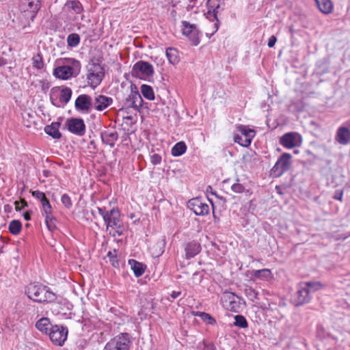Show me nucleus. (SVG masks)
<instances>
[{
  "mask_svg": "<svg viewBox=\"0 0 350 350\" xmlns=\"http://www.w3.org/2000/svg\"><path fill=\"white\" fill-rule=\"evenodd\" d=\"M21 228H22L21 222L19 220H16V219L11 221L9 224V227H8L10 232L14 235L18 234L21 231Z\"/></svg>",
  "mask_w": 350,
  "mask_h": 350,
  "instance_id": "obj_34",
  "label": "nucleus"
},
{
  "mask_svg": "<svg viewBox=\"0 0 350 350\" xmlns=\"http://www.w3.org/2000/svg\"><path fill=\"white\" fill-rule=\"evenodd\" d=\"M212 189H213V188L211 186H208L206 188V192H211L212 193H213L212 192Z\"/></svg>",
  "mask_w": 350,
  "mask_h": 350,
  "instance_id": "obj_58",
  "label": "nucleus"
},
{
  "mask_svg": "<svg viewBox=\"0 0 350 350\" xmlns=\"http://www.w3.org/2000/svg\"><path fill=\"white\" fill-rule=\"evenodd\" d=\"M40 83L44 92H46L50 88V83L47 80H41L40 81Z\"/></svg>",
  "mask_w": 350,
  "mask_h": 350,
  "instance_id": "obj_49",
  "label": "nucleus"
},
{
  "mask_svg": "<svg viewBox=\"0 0 350 350\" xmlns=\"http://www.w3.org/2000/svg\"><path fill=\"white\" fill-rule=\"evenodd\" d=\"M27 297L36 302H54L57 295L50 288L39 283H30L25 288Z\"/></svg>",
  "mask_w": 350,
  "mask_h": 350,
  "instance_id": "obj_2",
  "label": "nucleus"
},
{
  "mask_svg": "<svg viewBox=\"0 0 350 350\" xmlns=\"http://www.w3.org/2000/svg\"><path fill=\"white\" fill-rule=\"evenodd\" d=\"M187 146L184 142L176 143L172 148V154L174 157H179L186 152Z\"/></svg>",
  "mask_w": 350,
  "mask_h": 350,
  "instance_id": "obj_32",
  "label": "nucleus"
},
{
  "mask_svg": "<svg viewBox=\"0 0 350 350\" xmlns=\"http://www.w3.org/2000/svg\"><path fill=\"white\" fill-rule=\"evenodd\" d=\"M24 219L27 221L30 220L31 219V214L29 213H25L24 214Z\"/></svg>",
  "mask_w": 350,
  "mask_h": 350,
  "instance_id": "obj_56",
  "label": "nucleus"
},
{
  "mask_svg": "<svg viewBox=\"0 0 350 350\" xmlns=\"http://www.w3.org/2000/svg\"><path fill=\"white\" fill-rule=\"evenodd\" d=\"M93 108L94 109H105L113 103V98L104 95H98L93 99Z\"/></svg>",
  "mask_w": 350,
  "mask_h": 350,
  "instance_id": "obj_16",
  "label": "nucleus"
},
{
  "mask_svg": "<svg viewBox=\"0 0 350 350\" xmlns=\"http://www.w3.org/2000/svg\"><path fill=\"white\" fill-rule=\"evenodd\" d=\"M219 8V5L214 9L213 11H208L206 17L209 18L210 21H215V23L213 24L215 30L212 32L211 35L214 34L219 29V21L217 18V9Z\"/></svg>",
  "mask_w": 350,
  "mask_h": 350,
  "instance_id": "obj_31",
  "label": "nucleus"
},
{
  "mask_svg": "<svg viewBox=\"0 0 350 350\" xmlns=\"http://www.w3.org/2000/svg\"><path fill=\"white\" fill-rule=\"evenodd\" d=\"M241 298L235 294L230 292L224 293L221 302L224 307L230 311L238 312L241 307Z\"/></svg>",
  "mask_w": 350,
  "mask_h": 350,
  "instance_id": "obj_8",
  "label": "nucleus"
},
{
  "mask_svg": "<svg viewBox=\"0 0 350 350\" xmlns=\"http://www.w3.org/2000/svg\"><path fill=\"white\" fill-rule=\"evenodd\" d=\"M21 202L23 204L24 206H27V203L25 201H22Z\"/></svg>",
  "mask_w": 350,
  "mask_h": 350,
  "instance_id": "obj_59",
  "label": "nucleus"
},
{
  "mask_svg": "<svg viewBox=\"0 0 350 350\" xmlns=\"http://www.w3.org/2000/svg\"><path fill=\"white\" fill-rule=\"evenodd\" d=\"M276 41H277L276 37L275 36H271L269 38V41H268V44H267L269 48L273 47Z\"/></svg>",
  "mask_w": 350,
  "mask_h": 350,
  "instance_id": "obj_52",
  "label": "nucleus"
},
{
  "mask_svg": "<svg viewBox=\"0 0 350 350\" xmlns=\"http://www.w3.org/2000/svg\"><path fill=\"white\" fill-rule=\"evenodd\" d=\"M59 122H52L50 125H47L44 127V131L53 139H59L62 137V134L59 131Z\"/></svg>",
  "mask_w": 350,
  "mask_h": 350,
  "instance_id": "obj_25",
  "label": "nucleus"
},
{
  "mask_svg": "<svg viewBox=\"0 0 350 350\" xmlns=\"http://www.w3.org/2000/svg\"><path fill=\"white\" fill-rule=\"evenodd\" d=\"M80 42V36L78 33H72L67 37V44L70 47H76Z\"/></svg>",
  "mask_w": 350,
  "mask_h": 350,
  "instance_id": "obj_37",
  "label": "nucleus"
},
{
  "mask_svg": "<svg viewBox=\"0 0 350 350\" xmlns=\"http://www.w3.org/2000/svg\"><path fill=\"white\" fill-rule=\"evenodd\" d=\"M68 130L78 136H83L85 132V125L81 118H72L68 119L66 122Z\"/></svg>",
  "mask_w": 350,
  "mask_h": 350,
  "instance_id": "obj_11",
  "label": "nucleus"
},
{
  "mask_svg": "<svg viewBox=\"0 0 350 350\" xmlns=\"http://www.w3.org/2000/svg\"><path fill=\"white\" fill-rule=\"evenodd\" d=\"M232 190L237 193H241L245 191V187L243 185L237 183L232 185L231 187Z\"/></svg>",
  "mask_w": 350,
  "mask_h": 350,
  "instance_id": "obj_45",
  "label": "nucleus"
},
{
  "mask_svg": "<svg viewBox=\"0 0 350 350\" xmlns=\"http://www.w3.org/2000/svg\"><path fill=\"white\" fill-rule=\"evenodd\" d=\"M42 209L45 215H52V207L47 198L43 200L42 202Z\"/></svg>",
  "mask_w": 350,
  "mask_h": 350,
  "instance_id": "obj_41",
  "label": "nucleus"
},
{
  "mask_svg": "<svg viewBox=\"0 0 350 350\" xmlns=\"http://www.w3.org/2000/svg\"><path fill=\"white\" fill-rule=\"evenodd\" d=\"M64 8L69 11H73L77 14L83 11V5L79 1L68 0L64 4Z\"/></svg>",
  "mask_w": 350,
  "mask_h": 350,
  "instance_id": "obj_28",
  "label": "nucleus"
},
{
  "mask_svg": "<svg viewBox=\"0 0 350 350\" xmlns=\"http://www.w3.org/2000/svg\"><path fill=\"white\" fill-rule=\"evenodd\" d=\"M105 75L103 67L98 63L89 64L88 83L92 87H96L102 81Z\"/></svg>",
  "mask_w": 350,
  "mask_h": 350,
  "instance_id": "obj_5",
  "label": "nucleus"
},
{
  "mask_svg": "<svg viewBox=\"0 0 350 350\" xmlns=\"http://www.w3.org/2000/svg\"><path fill=\"white\" fill-rule=\"evenodd\" d=\"M301 142V137L297 133H286L280 139V144L288 149L299 146Z\"/></svg>",
  "mask_w": 350,
  "mask_h": 350,
  "instance_id": "obj_10",
  "label": "nucleus"
},
{
  "mask_svg": "<svg viewBox=\"0 0 350 350\" xmlns=\"http://www.w3.org/2000/svg\"><path fill=\"white\" fill-rule=\"evenodd\" d=\"M247 295L250 296L252 299H257L258 293L255 290H254L252 288H250L249 290H247Z\"/></svg>",
  "mask_w": 350,
  "mask_h": 350,
  "instance_id": "obj_51",
  "label": "nucleus"
},
{
  "mask_svg": "<svg viewBox=\"0 0 350 350\" xmlns=\"http://www.w3.org/2000/svg\"><path fill=\"white\" fill-rule=\"evenodd\" d=\"M181 295V292L180 291H172V293L170 294V296L172 299H176L178 297H179L180 295Z\"/></svg>",
  "mask_w": 350,
  "mask_h": 350,
  "instance_id": "obj_54",
  "label": "nucleus"
},
{
  "mask_svg": "<svg viewBox=\"0 0 350 350\" xmlns=\"http://www.w3.org/2000/svg\"><path fill=\"white\" fill-rule=\"evenodd\" d=\"M302 284L303 286H305L308 290L310 294L321 289L323 287V284L321 282L316 281L306 282H302Z\"/></svg>",
  "mask_w": 350,
  "mask_h": 350,
  "instance_id": "obj_35",
  "label": "nucleus"
},
{
  "mask_svg": "<svg viewBox=\"0 0 350 350\" xmlns=\"http://www.w3.org/2000/svg\"><path fill=\"white\" fill-rule=\"evenodd\" d=\"M292 164L291 154L286 152L283 153L271 168V173L275 177H280L291 168Z\"/></svg>",
  "mask_w": 350,
  "mask_h": 350,
  "instance_id": "obj_4",
  "label": "nucleus"
},
{
  "mask_svg": "<svg viewBox=\"0 0 350 350\" xmlns=\"http://www.w3.org/2000/svg\"><path fill=\"white\" fill-rule=\"evenodd\" d=\"M71 96V89L69 88H64L60 92L59 97V103H60V104H56L53 102V104L57 107H64V105H66L70 100Z\"/></svg>",
  "mask_w": 350,
  "mask_h": 350,
  "instance_id": "obj_24",
  "label": "nucleus"
},
{
  "mask_svg": "<svg viewBox=\"0 0 350 350\" xmlns=\"http://www.w3.org/2000/svg\"><path fill=\"white\" fill-rule=\"evenodd\" d=\"M139 73L146 76H151L154 73L152 64L147 62L139 61L133 67L132 75L139 77Z\"/></svg>",
  "mask_w": 350,
  "mask_h": 350,
  "instance_id": "obj_14",
  "label": "nucleus"
},
{
  "mask_svg": "<svg viewBox=\"0 0 350 350\" xmlns=\"http://www.w3.org/2000/svg\"><path fill=\"white\" fill-rule=\"evenodd\" d=\"M311 299V296L308 290L303 286V284L300 283L297 292V305H302L308 303Z\"/></svg>",
  "mask_w": 350,
  "mask_h": 350,
  "instance_id": "obj_17",
  "label": "nucleus"
},
{
  "mask_svg": "<svg viewBox=\"0 0 350 350\" xmlns=\"http://www.w3.org/2000/svg\"><path fill=\"white\" fill-rule=\"evenodd\" d=\"M98 213L103 217L107 230L113 237L121 236L124 234V227L120 219V212L118 208H113L109 211L105 207H97Z\"/></svg>",
  "mask_w": 350,
  "mask_h": 350,
  "instance_id": "obj_1",
  "label": "nucleus"
},
{
  "mask_svg": "<svg viewBox=\"0 0 350 350\" xmlns=\"http://www.w3.org/2000/svg\"><path fill=\"white\" fill-rule=\"evenodd\" d=\"M183 33L187 36L191 41L192 44L197 46L200 42L198 36V30L195 25H191L189 22L183 21Z\"/></svg>",
  "mask_w": 350,
  "mask_h": 350,
  "instance_id": "obj_13",
  "label": "nucleus"
},
{
  "mask_svg": "<svg viewBox=\"0 0 350 350\" xmlns=\"http://www.w3.org/2000/svg\"><path fill=\"white\" fill-rule=\"evenodd\" d=\"M26 1L27 2L28 8L33 13L31 16V18L33 19L41 8L42 0H26Z\"/></svg>",
  "mask_w": 350,
  "mask_h": 350,
  "instance_id": "obj_33",
  "label": "nucleus"
},
{
  "mask_svg": "<svg viewBox=\"0 0 350 350\" xmlns=\"http://www.w3.org/2000/svg\"><path fill=\"white\" fill-rule=\"evenodd\" d=\"M107 256L109 258V262L113 267H119V262L116 259V256L114 255L112 252H109Z\"/></svg>",
  "mask_w": 350,
  "mask_h": 350,
  "instance_id": "obj_44",
  "label": "nucleus"
},
{
  "mask_svg": "<svg viewBox=\"0 0 350 350\" xmlns=\"http://www.w3.org/2000/svg\"><path fill=\"white\" fill-rule=\"evenodd\" d=\"M55 220V219L53 217L52 215H45L46 225L48 229L51 232H53L56 228Z\"/></svg>",
  "mask_w": 350,
  "mask_h": 350,
  "instance_id": "obj_40",
  "label": "nucleus"
},
{
  "mask_svg": "<svg viewBox=\"0 0 350 350\" xmlns=\"http://www.w3.org/2000/svg\"><path fill=\"white\" fill-rule=\"evenodd\" d=\"M335 350H350V345H347L343 340L337 342Z\"/></svg>",
  "mask_w": 350,
  "mask_h": 350,
  "instance_id": "obj_46",
  "label": "nucleus"
},
{
  "mask_svg": "<svg viewBox=\"0 0 350 350\" xmlns=\"http://www.w3.org/2000/svg\"><path fill=\"white\" fill-rule=\"evenodd\" d=\"M32 196L38 199L40 201V202H42L46 198L44 193L38 190L32 191Z\"/></svg>",
  "mask_w": 350,
  "mask_h": 350,
  "instance_id": "obj_47",
  "label": "nucleus"
},
{
  "mask_svg": "<svg viewBox=\"0 0 350 350\" xmlns=\"http://www.w3.org/2000/svg\"><path fill=\"white\" fill-rule=\"evenodd\" d=\"M131 341L128 334L116 336L107 343L104 350H129Z\"/></svg>",
  "mask_w": 350,
  "mask_h": 350,
  "instance_id": "obj_7",
  "label": "nucleus"
},
{
  "mask_svg": "<svg viewBox=\"0 0 350 350\" xmlns=\"http://www.w3.org/2000/svg\"><path fill=\"white\" fill-rule=\"evenodd\" d=\"M29 117L30 118H33V115L29 113L27 111H25V113H23V118H26V117Z\"/></svg>",
  "mask_w": 350,
  "mask_h": 350,
  "instance_id": "obj_55",
  "label": "nucleus"
},
{
  "mask_svg": "<svg viewBox=\"0 0 350 350\" xmlns=\"http://www.w3.org/2000/svg\"><path fill=\"white\" fill-rule=\"evenodd\" d=\"M234 325L241 328H246L248 327V324L246 319L242 315H236L234 317Z\"/></svg>",
  "mask_w": 350,
  "mask_h": 350,
  "instance_id": "obj_38",
  "label": "nucleus"
},
{
  "mask_svg": "<svg viewBox=\"0 0 350 350\" xmlns=\"http://www.w3.org/2000/svg\"><path fill=\"white\" fill-rule=\"evenodd\" d=\"M48 334L54 345L62 346L67 339L68 329L63 326L55 325Z\"/></svg>",
  "mask_w": 350,
  "mask_h": 350,
  "instance_id": "obj_9",
  "label": "nucleus"
},
{
  "mask_svg": "<svg viewBox=\"0 0 350 350\" xmlns=\"http://www.w3.org/2000/svg\"><path fill=\"white\" fill-rule=\"evenodd\" d=\"M131 112L132 111H118L117 118L118 120H120V118H121L122 119L123 124H125L127 126H131L135 123L137 120V114H133Z\"/></svg>",
  "mask_w": 350,
  "mask_h": 350,
  "instance_id": "obj_20",
  "label": "nucleus"
},
{
  "mask_svg": "<svg viewBox=\"0 0 350 350\" xmlns=\"http://www.w3.org/2000/svg\"><path fill=\"white\" fill-rule=\"evenodd\" d=\"M150 161L153 165H158L161 161V157L158 154H153L150 156Z\"/></svg>",
  "mask_w": 350,
  "mask_h": 350,
  "instance_id": "obj_48",
  "label": "nucleus"
},
{
  "mask_svg": "<svg viewBox=\"0 0 350 350\" xmlns=\"http://www.w3.org/2000/svg\"><path fill=\"white\" fill-rule=\"evenodd\" d=\"M15 205H16V209L18 211V210H21V207L19 206V202L16 201L15 202Z\"/></svg>",
  "mask_w": 350,
  "mask_h": 350,
  "instance_id": "obj_57",
  "label": "nucleus"
},
{
  "mask_svg": "<svg viewBox=\"0 0 350 350\" xmlns=\"http://www.w3.org/2000/svg\"><path fill=\"white\" fill-rule=\"evenodd\" d=\"M63 62L66 65L59 66L53 70V75L57 78L66 80L79 75L81 64L78 60L73 58H66Z\"/></svg>",
  "mask_w": 350,
  "mask_h": 350,
  "instance_id": "obj_3",
  "label": "nucleus"
},
{
  "mask_svg": "<svg viewBox=\"0 0 350 350\" xmlns=\"http://www.w3.org/2000/svg\"><path fill=\"white\" fill-rule=\"evenodd\" d=\"M185 255L187 259L194 257L201 250V246L200 243L196 241H191L186 244L185 247Z\"/></svg>",
  "mask_w": 350,
  "mask_h": 350,
  "instance_id": "obj_22",
  "label": "nucleus"
},
{
  "mask_svg": "<svg viewBox=\"0 0 350 350\" xmlns=\"http://www.w3.org/2000/svg\"><path fill=\"white\" fill-rule=\"evenodd\" d=\"M32 65L37 69H42L44 67L42 57L40 53H37L32 58Z\"/></svg>",
  "mask_w": 350,
  "mask_h": 350,
  "instance_id": "obj_39",
  "label": "nucleus"
},
{
  "mask_svg": "<svg viewBox=\"0 0 350 350\" xmlns=\"http://www.w3.org/2000/svg\"><path fill=\"white\" fill-rule=\"evenodd\" d=\"M61 202L67 208H70L72 206L71 199L66 193L62 196Z\"/></svg>",
  "mask_w": 350,
  "mask_h": 350,
  "instance_id": "obj_43",
  "label": "nucleus"
},
{
  "mask_svg": "<svg viewBox=\"0 0 350 350\" xmlns=\"http://www.w3.org/2000/svg\"><path fill=\"white\" fill-rule=\"evenodd\" d=\"M237 131L234 137V142L243 147L249 146L256 135L254 130L244 125H239L237 126Z\"/></svg>",
  "mask_w": 350,
  "mask_h": 350,
  "instance_id": "obj_6",
  "label": "nucleus"
},
{
  "mask_svg": "<svg viewBox=\"0 0 350 350\" xmlns=\"http://www.w3.org/2000/svg\"><path fill=\"white\" fill-rule=\"evenodd\" d=\"M336 140L340 144H348L350 142V131L346 127H340L336 133Z\"/></svg>",
  "mask_w": 350,
  "mask_h": 350,
  "instance_id": "obj_21",
  "label": "nucleus"
},
{
  "mask_svg": "<svg viewBox=\"0 0 350 350\" xmlns=\"http://www.w3.org/2000/svg\"><path fill=\"white\" fill-rule=\"evenodd\" d=\"M320 12L325 14H331L334 9V5L331 0H314Z\"/></svg>",
  "mask_w": 350,
  "mask_h": 350,
  "instance_id": "obj_23",
  "label": "nucleus"
},
{
  "mask_svg": "<svg viewBox=\"0 0 350 350\" xmlns=\"http://www.w3.org/2000/svg\"><path fill=\"white\" fill-rule=\"evenodd\" d=\"M252 275L255 277L256 278H258L259 280H269L271 278L272 274L269 269H262L260 270H254L252 272Z\"/></svg>",
  "mask_w": 350,
  "mask_h": 350,
  "instance_id": "obj_29",
  "label": "nucleus"
},
{
  "mask_svg": "<svg viewBox=\"0 0 350 350\" xmlns=\"http://www.w3.org/2000/svg\"><path fill=\"white\" fill-rule=\"evenodd\" d=\"M198 315L204 321L210 325H212L215 322V319L208 313L200 312L198 313Z\"/></svg>",
  "mask_w": 350,
  "mask_h": 350,
  "instance_id": "obj_42",
  "label": "nucleus"
},
{
  "mask_svg": "<svg viewBox=\"0 0 350 350\" xmlns=\"http://www.w3.org/2000/svg\"><path fill=\"white\" fill-rule=\"evenodd\" d=\"M118 138L117 131L113 129L107 130L101 133V139L103 143L113 147Z\"/></svg>",
  "mask_w": 350,
  "mask_h": 350,
  "instance_id": "obj_18",
  "label": "nucleus"
},
{
  "mask_svg": "<svg viewBox=\"0 0 350 350\" xmlns=\"http://www.w3.org/2000/svg\"><path fill=\"white\" fill-rule=\"evenodd\" d=\"M187 206L197 215H205L209 212V206L198 198L191 199L187 202Z\"/></svg>",
  "mask_w": 350,
  "mask_h": 350,
  "instance_id": "obj_12",
  "label": "nucleus"
},
{
  "mask_svg": "<svg viewBox=\"0 0 350 350\" xmlns=\"http://www.w3.org/2000/svg\"><path fill=\"white\" fill-rule=\"evenodd\" d=\"M141 92L142 95L148 100L154 99V94L151 86L144 84L141 86Z\"/></svg>",
  "mask_w": 350,
  "mask_h": 350,
  "instance_id": "obj_36",
  "label": "nucleus"
},
{
  "mask_svg": "<svg viewBox=\"0 0 350 350\" xmlns=\"http://www.w3.org/2000/svg\"><path fill=\"white\" fill-rule=\"evenodd\" d=\"M200 350H215V346L211 343L203 342L202 347Z\"/></svg>",
  "mask_w": 350,
  "mask_h": 350,
  "instance_id": "obj_50",
  "label": "nucleus"
},
{
  "mask_svg": "<svg viewBox=\"0 0 350 350\" xmlns=\"http://www.w3.org/2000/svg\"><path fill=\"white\" fill-rule=\"evenodd\" d=\"M54 325H51L49 319L46 317L41 318L36 323V328L46 334L51 330Z\"/></svg>",
  "mask_w": 350,
  "mask_h": 350,
  "instance_id": "obj_26",
  "label": "nucleus"
},
{
  "mask_svg": "<svg viewBox=\"0 0 350 350\" xmlns=\"http://www.w3.org/2000/svg\"><path fill=\"white\" fill-rule=\"evenodd\" d=\"M93 99L88 94H81L75 100L76 109H90L93 108Z\"/></svg>",
  "mask_w": 350,
  "mask_h": 350,
  "instance_id": "obj_15",
  "label": "nucleus"
},
{
  "mask_svg": "<svg viewBox=\"0 0 350 350\" xmlns=\"http://www.w3.org/2000/svg\"><path fill=\"white\" fill-rule=\"evenodd\" d=\"M342 196H343V191H336V193H335V195L334 196V198L335 200L342 201Z\"/></svg>",
  "mask_w": 350,
  "mask_h": 350,
  "instance_id": "obj_53",
  "label": "nucleus"
},
{
  "mask_svg": "<svg viewBox=\"0 0 350 350\" xmlns=\"http://www.w3.org/2000/svg\"><path fill=\"white\" fill-rule=\"evenodd\" d=\"M143 102L141 95L138 92L132 93L126 99L125 106L127 108H133L134 109H139L142 106Z\"/></svg>",
  "mask_w": 350,
  "mask_h": 350,
  "instance_id": "obj_19",
  "label": "nucleus"
},
{
  "mask_svg": "<svg viewBox=\"0 0 350 350\" xmlns=\"http://www.w3.org/2000/svg\"><path fill=\"white\" fill-rule=\"evenodd\" d=\"M166 57L169 62L173 65H176L179 62V57L178 51L172 47L166 49Z\"/></svg>",
  "mask_w": 350,
  "mask_h": 350,
  "instance_id": "obj_30",
  "label": "nucleus"
},
{
  "mask_svg": "<svg viewBox=\"0 0 350 350\" xmlns=\"http://www.w3.org/2000/svg\"><path fill=\"white\" fill-rule=\"evenodd\" d=\"M129 264L130 265L131 268L133 271V273L136 277H140L144 274L146 267L145 265L134 259L129 260Z\"/></svg>",
  "mask_w": 350,
  "mask_h": 350,
  "instance_id": "obj_27",
  "label": "nucleus"
}]
</instances>
